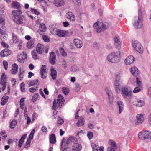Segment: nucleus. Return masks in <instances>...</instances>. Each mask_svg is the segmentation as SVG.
<instances>
[{
    "instance_id": "obj_1",
    "label": "nucleus",
    "mask_w": 151,
    "mask_h": 151,
    "mask_svg": "<svg viewBox=\"0 0 151 151\" xmlns=\"http://www.w3.org/2000/svg\"><path fill=\"white\" fill-rule=\"evenodd\" d=\"M121 56L119 52H112L106 56V60L109 62L117 64L120 60Z\"/></svg>"
},
{
    "instance_id": "obj_2",
    "label": "nucleus",
    "mask_w": 151,
    "mask_h": 151,
    "mask_svg": "<svg viewBox=\"0 0 151 151\" xmlns=\"http://www.w3.org/2000/svg\"><path fill=\"white\" fill-rule=\"evenodd\" d=\"M93 27L95 29L97 32H100L103 30L106 29L107 26L103 23L101 19H98L94 23Z\"/></svg>"
},
{
    "instance_id": "obj_3",
    "label": "nucleus",
    "mask_w": 151,
    "mask_h": 151,
    "mask_svg": "<svg viewBox=\"0 0 151 151\" xmlns=\"http://www.w3.org/2000/svg\"><path fill=\"white\" fill-rule=\"evenodd\" d=\"M132 45L133 47L138 52L140 53H143L144 51L143 47L139 42L136 40L132 41Z\"/></svg>"
},
{
    "instance_id": "obj_4",
    "label": "nucleus",
    "mask_w": 151,
    "mask_h": 151,
    "mask_svg": "<svg viewBox=\"0 0 151 151\" xmlns=\"http://www.w3.org/2000/svg\"><path fill=\"white\" fill-rule=\"evenodd\" d=\"M121 92L122 96L124 98H127L128 97L131 98L133 96L132 91L127 87L122 88Z\"/></svg>"
},
{
    "instance_id": "obj_5",
    "label": "nucleus",
    "mask_w": 151,
    "mask_h": 151,
    "mask_svg": "<svg viewBox=\"0 0 151 151\" xmlns=\"http://www.w3.org/2000/svg\"><path fill=\"white\" fill-rule=\"evenodd\" d=\"M139 138L141 140L148 139L151 137V132L149 131L140 132L138 134Z\"/></svg>"
},
{
    "instance_id": "obj_6",
    "label": "nucleus",
    "mask_w": 151,
    "mask_h": 151,
    "mask_svg": "<svg viewBox=\"0 0 151 151\" xmlns=\"http://www.w3.org/2000/svg\"><path fill=\"white\" fill-rule=\"evenodd\" d=\"M12 12L14 15L13 17L14 20L17 24H22V20L20 18V12L17 10H14Z\"/></svg>"
},
{
    "instance_id": "obj_7",
    "label": "nucleus",
    "mask_w": 151,
    "mask_h": 151,
    "mask_svg": "<svg viewBox=\"0 0 151 151\" xmlns=\"http://www.w3.org/2000/svg\"><path fill=\"white\" fill-rule=\"evenodd\" d=\"M145 115L144 114H139L137 115V121L135 122L134 124L136 126L142 124L145 119Z\"/></svg>"
},
{
    "instance_id": "obj_8",
    "label": "nucleus",
    "mask_w": 151,
    "mask_h": 151,
    "mask_svg": "<svg viewBox=\"0 0 151 151\" xmlns=\"http://www.w3.org/2000/svg\"><path fill=\"white\" fill-rule=\"evenodd\" d=\"M143 19L138 17L135 18L132 22L134 27L137 29L142 28L143 26Z\"/></svg>"
},
{
    "instance_id": "obj_9",
    "label": "nucleus",
    "mask_w": 151,
    "mask_h": 151,
    "mask_svg": "<svg viewBox=\"0 0 151 151\" xmlns=\"http://www.w3.org/2000/svg\"><path fill=\"white\" fill-rule=\"evenodd\" d=\"M6 75L4 73H2L1 78L0 84L1 86V90L4 91L6 86Z\"/></svg>"
},
{
    "instance_id": "obj_10",
    "label": "nucleus",
    "mask_w": 151,
    "mask_h": 151,
    "mask_svg": "<svg viewBox=\"0 0 151 151\" xmlns=\"http://www.w3.org/2000/svg\"><path fill=\"white\" fill-rule=\"evenodd\" d=\"M122 83L121 80L115 79L114 82V87L115 91L117 93L121 92V85Z\"/></svg>"
},
{
    "instance_id": "obj_11",
    "label": "nucleus",
    "mask_w": 151,
    "mask_h": 151,
    "mask_svg": "<svg viewBox=\"0 0 151 151\" xmlns=\"http://www.w3.org/2000/svg\"><path fill=\"white\" fill-rule=\"evenodd\" d=\"M135 58L132 55H129L126 57L124 60V63L127 65H129L133 63L134 61Z\"/></svg>"
},
{
    "instance_id": "obj_12",
    "label": "nucleus",
    "mask_w": 151,
    "mask_h": 151,
    "mask_svg": "<svg viewBox=\"0 0 151 151\" xmlns=\"http://www.w3.org/2000/svg\"><path fill=\"white\" fill-rule=\"evenodd\" d=\"M72 138H70L68 139L65 143L64 141V139H63L62 141L61 144V150L62 151H70L68 148H67L68 144L70 143V141L71 140Z\"/></svg>"
},
{
    "instance_id": "obj_13",
    "label": "nucleus",
    "mask_w": 151,
    "mask_h": 151,
    "mask_svg": "<svg viewBox=\"0 0 151 151\" xmlns=\"http://www.w3.org/2000/svg\"><path fill=\"white\" fill-rule=\"evenodd\" d=\"M27 58L26 54L24 52H23L17 56V60L20 63H23Z\"/></svg>"
},
{
    "instance_id": "obj_14",
    "label": "nucleus",
    "mask_w": 151,
    "mask_h": 151,
    "mask_svg": "<svg viewBox=\"0 0 151 151\" xmlns=\"http://www.w3.org/2000/svg\"><path fill=\"white\" fill-rule=\"evenodd\" d=\"M131 74L134 76H138L140 73L137 68L135 66L132 67L129 70Z\"/></svg>"
},
{
    "instance_id": "obj_15",
    "label": "nucleus",
    "mask_w": 151,
    "mask_h": 151,
    "mask_svg": "<svg viewBox=\"0 0 151 151\" xmlns=\"http://www.w3.org/2000/svg\"><path fill=\"white\" fill-rule=\"evenodd\" d=\"M66 17L67 19L72 22H74L76 21L75 16L71 12H68L66 14Z\"/></svg>"
},
{
    "instance_id": "obj_16",
    "label": "nucleus",
    "mask_w": 151,
    "mask_h": 151,
    "mask_svg": "<svg viewBox=\"0 0 151 151\" xmlns=\"http://www.w3.org/2000/svg\"><path fill=\"white\" fill-rule=\"evenodd\" d=\"M132 104L138 107H142L145 105L144 102L143 101L138 99H136L133 102Z\"/></svg>"
},
{
    "instance_id": "obj_17",
    "label": "nucleus",
    "mask_w": 151,
    "mask_h": 151,
    "mask_svg": "<svg viewBox=\"0 0 151 151\" xmlns=\"http://www.w3.org/2000/svg\"><path fill=\"white\" fill-rule=\"evenodd\" d=\"M73 42L76 47L78 48H81L83 45L82 41L78 39H74L73 40Z\"/></svg>"
},
{
    "instance_id": "obj_18",
    "label": "nucleus",
    "mask_w": 151,
    "mask_h": 151,
    "mask_svg": "<svg viewBox=\"0 0 151 151\" xmlns=\"http://www.w3.org/2000/svg\"><path fill=\"white\" fill-rule=\"evenodd\" d=\"M36 51L38 54H41L45 49V47L41 44H38L36 47Z\"/></svg>"
},
{
    "instance_id": "obj_19",
    "label": "nucleus",
    "mask_w": 151,
    "mask_h": 151,
    "mask_svg": "<svg viewBox=\"0 0 151 151\" xmlns=\"http://www.w3.org/2000/svg\"><path fill=\"white\" fill-rule=\"evenodd\" d=\"M41 77L42 78H45L47 76V72L46 70V66L43 65L41 68L40 70Z\"/></svg>"
},
{
    "instance_id": "obj_20",
    "label": "nucleus",
    "mask_w": 151,
    "mask_h": 151,
    "mask_svg": "<svg viewBox=\"0 0 151 151\" xmlns=\"http://www.w3.org/2000/svg\"><path fill=\"white\" fill-rule=\"evenodd\" d=\"M82 145L78 143H75L72 147V151H80L82 149Z\"/></svg>"
},
{
    "instance_id": "obj_21",
    "label": "nucleus",
    "mask_w": 151,
    "mask_h": 151,
    "mask_svg": "<svg viewBox=\"0 0 151 151\" xmlns=\"http://www.w3.org/2000/svg\"><path fill=\"white\" fill-rule=\"evenodd\" d=\"M53 4L57 7H60L63 6L64 4L63 0H54Z\"/></svg>"
},
{
    "instance_id": "obj_22",
    "label": "nucleus",
    "mask_w": 151,
    "mask_h": 151,
    "mask_svg": "<svg viewBox=\"0 0 151 151\" xmlns=\"http://www.w3.org/2000/svg\"><path fill=\"white\" fill-rule=\"evenodd\" d=\"M56 56L55 53L53 52H52L50 53V61L52 64H54L55 62Z\"/></svg>"
},
{
    "instance_id": "obj_23",
    "label": "nucleus",
    "mask_w": 151,
    "mask_h": 151,
    "mask_svg": "<svg viewBox=\"0 0 151 151\" xmlns=\"http://www.w3.org/2000/svg\"><path fill=\"white\" fill-rule=\"evenodd\" d=\"M55 35L60 37H63L66 35V31L58 29L56 31Z\"/></svg>"
},
{
    "instance_id": "obj_24",
    "label": "nucleus",
    "mask_w": 151,
    "mask_h": 151,
    "mask_svg": "<svg viewBox=\"0 0 151 151\" xmlns=\"http://www.w3.org/2000/svg\"><path fill=\"white\" fill-rule=\"evenodd\" d=\"M85 122L84 118L82 117H80L77 122L76 124L78 127L82 126L84 124Z\"/></svg>"
},
{
    "instance_id": "obj_25",
    "label": "nucleus",
    "mask_w": 151,
    "mask_h": 151,
    "mask_svg": "<svg viewBox=\"0 0 151 151\" xmlns=\"http://www.w3.org/2000/svg\"><path fill=\"white\" fill-rule=\"evenodd\" d=\"M117 104L119 109L118 113L120 114L124 109V104L122 101H119L117 102Z\"/></svg>"
},
{
    "instance_id": "obj_26",
    "label": "nucleus",
    "mask_w": 151,
    "mask_h": 151,
    "mask_svg": "<svg viewBox=\"0 0 151 151\" xmlns=\"http://www.w3.org/2000/svg\"><path fill=\"white\" fill-rule=\"evenodd\" d=\"M46 27L45 24L43 23H41L40 24L38 32L39 33L45 32L46 31Z\"/></svg>"
},
{
    "instance_id": "obj_27",
    "label": "nucleus",
    "mask_w": 151,
    "mask_h": 151,
    "mask_svg": "<svg viewBox=\"0 0 151 151\" xmlns=\"http://www.w3.org/2000/svg\"><path fill=\"white\" fill-rule=\"evenodd\" d=\"M27 84L29 87L31 86L35 85L38 86L39 85L38 81L37 80H31L28 81Z\"/></svg>"
},
{
    "instance_id": "obj_28",
    "label": "nucleus",
    "mask_w": 151,
    "mask_h": 151,
    "mask_svg": "<svg viewBox=\"0 0 151 151\" xmlns=\"http://www.w3.org/2000/svg\"><path fill=\"white\" fill-rule=\"evenodd\" d=\"M10 54L9 51L8 49H6L2 50L0 53V55L1 56L4 57L9 55Z\"/></svg>"
},
{
    "instance_id": "obj_29",
    "label": "nucleus",
    "mask_w": 151,
    "mask_h": 151,
    "mask_svg": "<svg viewBox=\"0 0 151 151\" xmlns=\"http://www.w3.org/2000/svg\"><path fill=\"white\" fill-rule=\"evenodd\" d=\"M108 143L109 146V147L115 148V149H117V146L114 141L112 139H109L108 141Z\"/></svg>"
},
{
    "instance_id": "obj_30",
    "label": "nucleus",
    "mask_w": 151,
    "mask_h": 151,
    "mask_svg": "<svg viewBox=\"0 0 151 151\" xmlns=\"http://www.w3.org/2000/svg\"><path fill=\"white\" fill-rule=\"evenodd\" d=\"M18 66L16 64H14L12 66V69L11 70V73L12 74H15L18 72Z\"/></svg>"
},
{
    "instance_id": "obj_31",
    "label": "nucleus",
    "mask_w": 151,
    "mask_h": 151,
    "mask_svg": "<svg viewBox=\"0 0 151 151\" xmlns=\"http://www.w3.org/2000/svg\"><path fill=\"white\" fill-rule=\"evenodd\" d=\"M56 101L59 102V106H62L63 104V101H64L63 96L60 94L58 95V99Z\"/></svg>"
},
{
    "instance_id": "obj_32",
    "label": "nucleus",
    "mask_w": 151,
    "mask_h": 151,
    "mask_svg": "<svg viewBox=\"0 0 151 151\" xmlns=\"http://www.w3.org/2000/svg\"><path fill=\"white\" fill-rule=\"evenodd\" d=\"M145 10L144 8L140 7L138 11V18L143 19L142 16L145 14Z\"/></svg>"
},
{
    "instance_id": "obj_33",
    "label": "nucleus",
    "mask_w": 151,
    "mask_h": 151,
    "mask_svg": "<svg viewBox=\"0 0 151 151\" xmlns=\"http://www.w3.org/2000/svg\"><path fill=\"white\" fill-rule=\"evenodd\" d=\"M27 136V134H25L23 135L21 137V138L19 139V141L18 146L19 147H21L23 142H24V139L26 138Z\"/></svg>"
},
{
    "instance_id": "obj_34",
    "label": "nucleus",
    "mask_w": 151,
    "mask_h": 151,
    "mask_svg": "<svg viewBox=\"0 0 151 151\" xmlns=\"http://www.w3.org/2000/svg\"><path fill=\"white\" fill-rule=\"evenodd\" d=\"M50 75L52 78L54 80L57 77V72L55 70L54 68L51 69L50 70Z\"/></svg>"
},
{
    "instance_id": "obj_35",
    "label": "nucleus",
    "mask_w": 151,
    "mask_h": 151,
    "mask_svg": "<svg viewBox=\"0 0 151 151\" xmlns=\"http://www.w3.org/2000/svg\"><path fill=\"white\" fill-rule=\"evenodd\" d=\"M35 46L34 41L33 40L29 41L26 44V47L28 49H31Z\"/></svg>"
},
{
    "instance_id": "obj_36",
    "label": "nucleus",
    "mask_w": 151,
    "mask_h": 151,
    "mask_svg": "<svg viewBox=\"0 0 151 151\" xmlns=\"http://www.w3.org/2000/svg\"><path fill=\"white\" fill-rule=\"evenodd\" d=\"M106 92L108 96V97L109 102L110 103H111L112 102V98L113 96L111 93V92L109 90H106Z\"/></svg>"
},
{
    "instance_id": "obj_37",
    "label": "nucleus",
    "mask_w": 151,
    "mask_h": 151,
    "mask_svg": "<svg viewBox=\"0 0 151 151\" xmlns=\"http://www.w3.org/2000/svg\"><path fill=\"white\" fill-rule=\"evenodd\" d=\"M56 142V137L54 134H51L50 136V142L52 144H54Z\"/></svg>"
},
{
    "instance_id": "obj_38",
    "label": "nucleus",
    "mask_w": 151,
    "mask_h": 151,
    "mask_svg": "<svg viewBox=\"0 0 151 151\" xmlns=\"http://www.w3.org/2000/svg\"><path fill=\"white\" fill-rule=\"evenodd\" d=\"M61 106H59V102L55 100L53 102L52 109L54 110H56L58 107L61 108Z\"/></svg>"
},
{
    "instance_id": "obj_39",
    "label": "nucleus",
    "mask_w": 151,
    "mask_h": 151,
    "mask_svg": "<svg viewBox=\"0 0 151 151\" xmlns=\"http://www.w3.org/2000/svg\"><path fill=\"white\" fill-rule=\"evenodd\" d=\"M9 97L5 95L2 97L1 99V104L2 105H4L8 101Z\"/></svg>"
},
{
    "instance_id": "obj_40",
    "label": "nucleus",
    "mask_w": 151,
    "mask_h": 151,
    "mask_svg": "<svg viewBox=\"0 0 151 151\" xmlns=\"http://www.w3.org/2000/svg\"><path fill=\"white\" fill-rule=\"evenodd\" d=\"M114 42L115 45L117 46H120L121 44V43L119 40V37L117 36H115L114 39Z\"/></svg>"
},
{
    "instance_id": "obj_41",
    "label": "nucleus",
    "mask_w": 151,
    "mask_h": 151,
    "mask_svg": "<svg viewBox=\"0 0 151 151\" xmlns=\"http://www.w3.org/2000/svg\"><path fill=\"white\" fill-rule=\"evenodd\" d=\"M37 52L36 50H33L31 52L32 57L35 60L38 59L39 57Z\"/></svg>"
},
{
    "instance_id": "obj_42",
    "label": "nucleus",
    "mask_w": 151,
    "mask_h": 151,
    "mask_svg": "<svg viewBox=\"0 0 151 151\" xmlns=\"http://www.w3.org/2000/svg\"><path fill=\"white\" fill-rule=\"evenodd\" d=\"M12 38L13 43L15 44H17L19 42V40L17 37L14 34H12Z\"/></svg>"
},
{
    "instance_id": "obj_43",
    "label": "nucleus",
    "mask_w": 151,
    "mask_h": 151,
    "mask_svg": "<svg viewBox=\"0 0 151 151\" xmlns=\"http://www.w3.org/2000/svg\"><path fill=\"white\" fill-rule=\"evenodd\" d=\"M39 94L37 93H35L33 96L32 100L33 102H34L39 100Z\"/></svg>"
},
{
    "instance_id": "obj_44",
    "label": "nucleus",
    "mask_w": 151,
    "mask_h": 151,
    "mask_svg": "<svg viewBox=\"0 0 151 151\" xmlns=\"http://www.w3.org/2000/svg\"><path fill=\"white\" fill-rule=\"evenodd\" d=\"M123 73L122 72L119 71L115 74V79L121 80V77L122 76Z\"/></svg>"
},
{
    "instance_id": "obj_45",
    "label": "nucleus",
    "mask_w": 151,
    "mask_h": 151,
    "mask_svg": "<svg viewBox=\"0 0 151 151\" xmlns=\"http://www.w3.org/2000/svg\"><path fill=\"white\" fill-rule=\"evenodd\" d=\"M12 6L15 9H18L20 7L19 3L15 1H13Z\"/></svg>"
},
{
    "instance_id": "obj_46",
    "label": "nucleus",
    "mask_w": 151,
    "mask_h": 151,
    "mask_svg": "<svg viewBox=\"0 0 151 151\" xmlns=\"http://www.w3.org/2000/svg\"><path fill=\"white\" fill-rule=\"evenodd\" d=\"M136 86L139 87L140 88L142 87V82L140 81V79L138 77L136 78Z\"/></svg>"
},
{
    "instance_id": "obj_47",
    "label": "nucleus",
    "mask_w": 151,
    "mask_h": 151,
    "mask_svg": "<svg viewBox=\"0 0 151 151\" xmlns=\"http://www.w3.org/2000/svg\"><path fill=\"white\" fill-rule=\"evenodd\" d=\"M30 13L34 14L35 15H38L40 14V12L38 10L36 9L31 8L30 9Z\"/></svg>"
},
{
    "instance_id": "obj_48",
    "label": "nucleus",
    "mask_w": 151,
    "mask_h": 151,
    "mask_svg": "<svg viewBox=\"0 0 151 151\" xmlns=\"http://www.w3.org/2000/svg\"><path fill=\"white\" fill-rule=\"evenodd\" d=\"M91 146L93 151H98L99 147L98 145L93 143L91 144Z\"/></svg>"
},
{
    "instance_id": "obj_49",
    "label": "nucleus",
    "mask_w": 151,
    "mask_h": 151,
    "mask_svg": "<svg viewBox=\"0 0 151 151\" xmlns=\"http://www.w3.org/2000/svg\"><path fill=\"white\" fill-rule=\"evenodd\" d=\"M75 90L76 91H78L81 89V86L80 84L77 83H76L74 84Z\"/></svg>"
},
{
    "instance_id": "obj_50",
    "label": "nucleus",
    "mask_w": 151,
    "mask_h": 151,
    "mask_svg": "<svg viewBox=\"0 0 151 151\" xmlns=\"http://www.w3.org/2000/svg\"><path fill=\"white\" fill-rule=\"evenodd\" d=\"M24 117L25 119L27 120V123L28 125L29 124V123L31 122V119L28 116L27 114L24 113Z\"/></svg>"
},
{
    "instance_id": "obj_51",
    "label": "nucleus",
    "mask_w": 151,
    "mask_h": 151,
    "mask_svg": "<svg viewBox=\"0 0 151 151\" xmlns=\"http://www.w3.org/2000/svg\"><path fill=\"white\" fill-rule=\"evenodd\" d=\"M17 124L16 121L14 120H13L10 123V128L12 129L14 128Z\"/></svg>"
},
{
    "instance_id": "obj_52",
    "label": "nucleus",
    "mask_w": 151,
    "mask_h": 151,
    "mask_svg": "<svg viewBox=\"0 0 151 151\" xmlns=\"http://www.w3.org/2000/svg\"><path fill=\"white\" fill-rule=\"evenodd\" d=\"M6 29L4 27H1L0 28V33L2 35L6 34Z\"/></svg>"
},
{
    "instance_id": "obj_53",
    "label": "nucleus",
    "mask_w": 151,
    "mask_h": 151,
    "mask_svg": "<svg viewBox=\"0 0 151 151\" xmlns=\"http://www.w3.org/2000/svg\"><path fill=\"white\" fill-rule=\"evenodd\" d=\"M62 91L64 94L65 95H67L69 93V89L67 88L63 87L62 88Z\"/></svg>"
},
{
    "instance_id": "obj_54",
    "label": "nucleus",
    "mask_w": 151,
    "mask_h": 151,
    "mask_svg": "<svg viewBox=\"0 0 151 151\" xmlns=\"http://www.w3.org/2000/svg\"><path fill=\"white\" fill-rule=\"evenodd\" d=\"M35 132V129H34L31 131L30 134L29 135V139L31 140L33 139V135Z\"/></svg>"
},
{
    "instance_id": "obj_55",
    "label": "nucleus",
    "mask_w": 151,
    "mask_h": 151,
    "mask_svg": "<svg viewBox=\"0 0 151 151\" xmlns=\"http://www.w3.org/2000/svg\"><path fill=\"white\" fill-rule=\"evenodd\" d=\"M142 88H140L139 87L136 86L135 87L133 91V92L134 93H137V92H139L141 91Z\"/></svg>"
},
{
    "instance_id": "obj_56",
    "label": "nucleus",
    "mask_w": 151,
    "mask_h": 151,
    "mask_svg": "<svg viewBox=\"0 0 151 151\" xmlns=\"http://www.w3.org/2000/svg\"><path fill=\"white\" fill-rule=\"evenodd\" d=\"M30 142L31 140L29 139H27L26 143L24 145V147L27 149H28V147L30 146Z\"/></svg>"
},
{
    "instance_id": "obj_57",
    "label": "nucleus",
    "mask_w": 151,
    "mask_h": 151,
    "mask_svg": "<svg viewBox=\"0 0 151 151\" xmlns=\"http://www.w3.org/2000/svg\"><path fill=\"white\" fill-rule=\"evenodd\" d=\"M50 30L52 34L53 35H55L56 31L57 29L54 26L51 28Z\"/></svg>"
},
{
    "instance_id": "obj_58",
    "label": "nucleus",
    "mask_w": 151,
    "mask_h": 151,
    "mask_svg": "<svg viewBox=\"0 0 151 151\" xmlns=\"http://www.w3.org/2000/svg\"><path fill=\"white\" fill-rule=\"evenodd\" d=\"M60 50L61 55L63 56H66L67 55V53L66 52L64 51V49L60 47Z\"/></svg>"
},
{
    "instance_id": "obj_59",
    "label": "nucleus",
    "mask_w": 151,
    "mask_h": 151,
    "mask_svg": "<svg viewBox=\"0 0 151 151\" xmlns=\"http://www.w3.org/2000/svg\"><path fill=\"white\" fill-rule=\"evenodd\" d=\"M24 71H21V70H20V72L19 73V77L20 80H22L23 79V76L24 75Z\"/></svg>"
},
{
    "instance_id": "obj_60",
    "label": "nucleus",
    "mask_w": 151,
    "mask_h": 151,
    "mask_svg": "<svg viewBox=\"0 0 151 151\" xmlns=\"http://www.w3.org/2000/svg\"><path fill=\"white\" fill-rule=\"evenodd\" d=\"M25 84L24 83H22L20 84V89L22 92L25 91Z\"/></svg>"
},
{
    "instance_id": "obj_61",
    "label": "nucleus",
    "mask_w": 151,
    "mask_h": 151,
    "mask_svg": "<svg viewBox=\"0 0 151 151\" xmlns=\"http://www.w3.org/2000/svg\"><path fill=\"white\" fill-rule=\"evenodd\" d=\"M87 136L89 139H91L93 137V134L92 132H89L87 134Z\"/></svg>"
},
{
    "instance_id": "obj_62",
    "label": "nucleus",
    "mask_w": 151,
    "mask_h": 151,
    "mask_svg": "<svg viewBox=\"0 0 151 151\" xmlns=\"http://www.w3.org/2000/svg\"><path fill=\"white\" fill-rule=\"evenodd\" d=\"M1 37V40L2 41H4L7 39L8 37V35L6 33L4 34L3 35H2Z\"/></svg>"
},
{
    "instance_id": "obj_63",
    "label": "nucleus",
    "mask_w": 151,
    "mask_h": 151,
    "mask_svg": "<svg viewBox=\"0 0 151 151\" xmlns=\"http://www.w3.org/2000/svg\"><path fill=\"white\" fill-rule=\"evenodd\" d=\"M58 124H63L64 122L63 120L60 117H58L57 119Z\"/></svg>"
},
{
    "instance_id": "obj_64",
    "label": "nucleus",
    "mask_w": 151,
    "mask_h": 151,
    "mask_svg": "<svg viewBox=\"0 0 151 151\" xmlns=\"http://www.w3.org/2000/svg\"><path fill=\"white\" fill-rule=\"evenodd\" d=\"M71 70L73 72H75L78 70L79 68L78 67L76 66H73L71 68Z\"/></svg>"
}]
</instances>
